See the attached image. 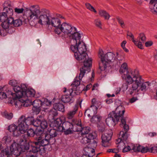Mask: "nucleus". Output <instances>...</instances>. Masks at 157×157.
Masks as SVG:
<instances>
[{"label": "nucleus", "instance_id": "bf43d9fd", "mask_svg": "<svg viewBox=\"0 0 157 157\" xmlns=\"http://www.w3.org/2000/svg\"><path fill=\"white\" fill-rule=\"evenodd\" d=\"M142 147V146L140 145H138V146L136 145V146H134L132 147V150L134 151L135 152H141Z\"/></svg>", "mask_w": 157, "mask_h": 157}, {"label": "nucleus", "instance_id": "8fccbe9b", "mask_svg": "<svg viewBox=\"0 0 157 157\" xmlns=\"http://www.w3.org/2000/svg\"><path fill=\"white\" fill-rule=\"evenodd\" d=\"M9 11L10 12L11 14L9 15V16L7 17L6 21L12 26L14 20L13 17H10V16L13 14V12L11 10Z\"/></svg>", "mask_w": 157, "mask_h": 157}, {"label": "nucleus", "instance_id": "58836bf2", "mask_svg": "<svg viewBox=\"0 0 157 157\" xmlns=\"http://www.w3.org/2000/svg\"><path fill=\"white\" fill-rule=\"evenodd\" d=\"M57 115L58 113L57 110L54 108L49 111V117L52 120L54 119L55 117Z\"/></svg>", "mask_w": 157, "mask_h": 157}, {"label": "nucleus", "instance_id": "4468645a", "mask_svg": "<svg viewBox=\"0 0 157 157\" xmlns=\"http://www.w3.org/2000/svg\"><path fill=\"white\" fill-rule=\"evenodd\" d=\"M82 101V99H80L78 101V103H77L74 107L73 109L70 110L67 113V117L68 119H72L74 117L76 113L78 110V105H80V107L81 106V105Z\"/></svg>", "mask_w": 157, "mask_h": 157}, {"label": "nucleus", "instance_id": "5701e85b", "mask_svg": "<svg viewBox=\"0 0 157 157\" xmlns=\"http://www.w3.org/2000/svg\"><path fill=\"white\" fill-rule=\"evenodd\" d=\"M70 38L74 40L77 44L79 42H81L80 40L81 36L80 34L78 32H77L76 29L75 28V31L73 33H71L69 35Z\"/></svg>", "mask_w": 157, "mask_h": 157}, {"label": "nucleus", "instance_id": "4be33fe9", "mask_svg": "<svg viewBox=\"0 0 157 157\" xmlns=\"http://www.w3.org/2000/svg\"><path fill=\"white\" fill-rule=\"evenodd\" d=\"M32 148L31 150L29 151H31V153H32L34 155V153H36L39 151H40L41 149L40 146L38 144V142L36 141L33 142L32 145Z\"/></svg>", "mask_w": 157, "mask_h": 157}, {"label": "nucleus", "instance_id": "6e6d98bb", "mask_svg": "<svg viewBox=\"0 0 157 157\" xmlns=\"http://www.w3.org/2000/svg\"><path fill=\"white\" fill-rule=\"evenodd\" d=\"M22 21L20 19H18L14 21L13 25L14 26L18 27L22 25Z\"/></svg>", "mask_w": 157, "mask_h": 157}, {"label": "nucleus", "instance_id": "79ce46f5", "mask_svg": "<svg viewBox=\"0 0 157 157\" xmlns=\"http://www.w3.org/2000/svg\"><path fill=\"white\" fill-rule=\"evenodd\" d=\"M34 120V118L33 117H29L25 118V128L26 129L27 128L26 127L28 126L32 125L33 123Z\"/></svg>", "mask_w": 157, "mask_h": 157}, {"label": "nucleus", "instance_id": "bb28decb", "mask_svg": "<svg viewBox=\"0 0 157 157\" xmlns=\"http://www.w3.org/2000/svg\"><path fill=\"white\" fill-rule=\"evenodd\" d=\"M25 117L23 115L21 116L18 119V127L26 129L25 122Z\"/></svg>", "mask_w": 157, "mask_h": 157}, {"label": "nucleus", "instance_id": "72a5a7b5", "mask_svg": "<svg viewBox=\"0 0 157 157\" xmlns=\"http://www.w3.org/2000/svg\"><path fill=\"white\" fill-rule=\"evenodd\" d=\"M42 108L43 109H47V106H49L51 105V101L48 100L46 98H43L41 100Z\"/></svg>", "mask_w": 157, "mask_h": 157}, {"label": "nucleus", "instance_id": "dca6fc26", "mask_svg": "<svg viewBox=\"0 0 157 157\" xmlns=\"http://www.w3.org/2000/svg\"><path fill=\"white\" fill-rule=\"evenodd\" d=\"M94 138L95 136L94 135L93 133H90L89 134L83 136L81 142L83 144H87L91 142V140L94 139Z\"/></svg>", "mask_w": 157, "mask_h": 157}, {"label": "nucleus", "instance_id": "7ed1b4c3", "mask_svg": "<svg viewBox=\"0 0 157 157\" xmlns=\"http://www.w3.org/2000/svg\"><path fill=\"white\" fill-rule=\"evenodd\" d=\"M124 112V108L122 105L118 106L115 111H112L108 115V117L105 120L106 124L109 126H114L116 121H118L120 120L121 121V120L124 119L123 118Z\"/></svg>", "mask_w": 157, "mask_h": 157}, {"label": "nucleus", "instance_id": "f257e3e1", "mask_svg": "<svg viewBox=\"0 0 157 157\" xmlns=\"http://www.w3.org/2000/svg\"><path fill=\"white\" fill-rule=\"evenodd\" d=\"M126 82L128 84H132L131 86L128 90L130 94L134 92H138L141 90L143 92H146L149 88L150 83L149 82H144V80L140 75L137 70H129L126 75L123 76Z\"/></svg>", "mask_w": 157, "mask_h": 157}, {"label": "nucleus", "instance_id": "aec40b11", "mask_svg": "<svg viewBox=\"0 0 157 157\" xmlns=\"http://www.w3.org/2000/svg\"><path fill=\"white\" fill-rule=\"evenodd\" d=\"M72 92V89H71V92H70L69 94L64 95H63L61 98V100L64 103H67L70 102H73L74 100V98L71 95V93Z\"/></svg>", "mask_w": 157, "mask_h": 157}, {"label": "nucleus", "instance_id": "412c9836", "mask_svg": "<svg viewBox=\"0 0 157 157\" xmlns=\"http://www.w3.org/2000/svg\"><path fill=\"white\" fill-rule=\"evenodd\" d=\"M28 106L33 105L34 108L36 109H39L40 107H42V101L41 100L37 99L32 102L30 100L28 99Z\"/></svg>", "mask_w": 157, "mask_h": 157}, {"label": "nucleus", "instance_id": "a211bd4d", "mask_svg": "<svg viewBox=\"0 0 157 157\" xmlns=\"http://www.w3.org/2000/svg\"><path fill=\"white\" fill-rule=\"evenodd\" d=\"M59 131L58 129L56 128H52L50 130L49 132V134L45 133L46 136L48 138L50 137L52 138V141H51L50 142H52V144L55 142V139L54 137L56 136Z\"/></svg>", "mask_w": 157, "mask_h": 157}, {"label": "nucleus", "instance_id": "c756f323", "mask_svg": "<svg viewBox=\"0 0 157 157\" xmlns=\"http://www.w3.org/2000/svg\"><path fill=\"white\" fill-rule=\"evenodd\" d=\"M51 25L56 28H59L61 25V21L58 18H53L51 22Z\"/></svg>", "mask_w": 157, "mask_h": 157}, {"label": "nucleus", "instance_id": "0e129e2a", "mask_svg": "<svg viewBox=\"0 0 157 157\" xmlns=\"http://www.w3.org/2000/svg\"><path fill=\"white\" fill-rule=\"evenodd\" d=\"M17 81L14 79L10 80L9 82V84L14 87L17 86Z\"/></svg>", "mask_w": 157, "mask_h": 157}, {"label": "nucleus", "instance_id": "a19ab883", "mask_svg": "<svg viewBox=\"0 0 157 157\" xmlns=\"http://www.w3.org/2000/svg\"><path fill=\"white\" fill-rule=\"evenodd\" d=\"M9 11H6V12L1 13H0V21L2 22L6 21L8 17L9 16Z\"/></svg>", "mask_w": 157, "mask_h": 157}, {"label": "nucleus", "instance_id": "774afa93", "mask_svg": "<svg viewBox=\"0 0 157 157\" xmlns=\"http://www.w3.org/2000/svg\"><path fill=\"white\" fill-rule=\"evenodd\" d=\"M131 149H132V148H131L129 146H127L126 147L125 145L124 147L122 150V152L124 153L126 152L129 151Z\"/></svg>", "mask_w": 157, "mask_h": 157}, {"label": "nucleus", "instance_id": "f3484780", "mask_svg": "<svg viewBox=\"0 0 157 157\" xmlns=\"http://www.w3.org/2000/svg\"><path fill=\"white\" fill-rule=\"evenodd\" d=\"M11 155H12L13 156L14 155L15 156V157L18 156L15 155L13 153V151H11L10 146V151L8 148L3 149L0 153V157H10Z\"/></svg>", "mask_w": 157, "mask_h": 157}, {"label": "nucleus", "instance_id": "ea45409f", "mask_svg": "<svg viewBox=\"0 0 157 157\" xmlns=\"http://www.w3.org/2000/svg\"><path fill=\"white\" fill-rule=\"evenodd\" d=\"M54 108L57 110L63 112L64 110V105L60 103H57L54 104Z\"/></svg>", "mask_w": 157, "mask_h": 157}, {"label": "nucleus", "instance_id": "c85d7f7f", "mask_svg": "<svg viewBox=\"0 0 157 157\" xmlns=\"http://www.w3.org/2000/svg\"><path fill=\"white\" fill-rule=\"evenodd\" d=\"M135 70V69H134V70ZM129 70H134L129 69L128 70L127 65V64L125 63H124L121 65V67L119 70L120 73L121 74H122L125 73V72L126 71V74H124L123 75H122V77L123 79H125L124 78H123V76L124 75H126L127 72H128V71Z\"/></svg>", "mask_w": 157, "mask_h": 157}, {"label": "nucleus", "instance_id": "864d4df0", "mask_svg": "<svg viewBox=\"0 0 157 157\" xmlns=\"http://www.w3.org/2000/svg\"><path fill=\"white\" fill-rule=\"evenodd\" d=\"M6 94L7 95V97H8L9 98H12L15 99L14 98L16 94H15L13 93L11 91L8 90V91L6 92Z\"/></svg>", "mask_w": 157, "mask_h": 157}, {"label": "nucleus", "instance_id": "f8f14e48", "mask_svg": "<svg viewBox=\"0 0 157 157\" xmlns=\"http://www.w3.org/2000/svg\"><path fill=\"white\" fill-rule=\"evenodd\" d=\"M41 14L39 16L38 23L42 25L50 24L51 22L50 21V17L49 14H47L46 12L43 10H41Z\"/></svg>", "mask_w": 157, "mask_h": 157}, {"label": "nucleus", "instance_id": "13d9d810", "mask_svg": "<svg viewBox=\"0 0 157 157\" xmlns=\"http://www.w3.org/2000/svg\"><path fill=\"white\" fill-rule=\"evenodd\" d=\"M40 9H41V8L37 4L31 6L29 9L28 8H26V10H31L32 9L34 10H40Z\"/></svg>", "mask_w": 157, "mask_h": 157}, {"label": "nucleus", "instance_id": "39448f33", "mask_svg": "<svg viewBox=\"0 0 157 157\" xmlns=\"http://www.w3.org/2000/svg\"><path fill=\"white\" fill-rule=\"evenodd\" d=\"M75 31V27L66 22L62 23L59 28H56L55 29V33L58 35L63 33L65 35H69L70 34L74 33Z\"/></svg>", "mask_w": 157, "mask_h": 157}, {"label": "nucleus", "instance_id": "cd10ccee", "mask_svg": "<svg viewBox=\"0 0 157 157\" xmlns=\"http://www.w3.org/2000/svg\"><path fill=\"white\" fill-rule=\"evenodd\" d=\"M26 11L29 12L28 13L30 19L33 18L34 19L37 18L41 13V11L40 10H26Z\"/></svg>", "mask_w": 157, "mask_h": 157}, {"label": "nucleus", "instance_id": "4d7b16f0", "mask_svg": "<svg viewBox=\"0 0 157 157\" xmlns=\"http://www.w3.org/2000/svg\"><path fill=\"white\" fill-rule=\"evenodd\" d=\"M92 140H93L92 142L88 144V146H87L86 147L93 148H95L97 146V143L96 141L94 140V139Z\"/></svg>", "mask_w": 157, "mask_h": 157}, {"label": "nucleus", "instance_id": "6e6552de", "mask_svg": "<svg viewBox=\"0 0 157 157\" xmlns=\"http://www.w3.org/2000/svg\"><path fill=\"white\" fill-rule=\"evenodd\" d=\"M86 46L83 42H79L78 43V60H84L86 57H88L87 54L86 53Z\"/></svg>", "mask_w": 157, "mask_h": 157}, {"label": "nucleus", "instance_id": "e2e57ef3", "mask_svg": "<svg viewBox=\"0 0 157 157\" xmlns=\"http://www.w3.org/2000/svg\"><path fill=\"white\" fill-rule=\"evenodd\" d=\"M82 79H79V80H78L77 79V77H76L74 79V81L73 82L71 85L75 86H79L80 83V80Z\"/></svg>", "mask_w": 157, "mask_h": 157}, {"label": "nucleus", "instance_id": "338daca9", "mask_svg": "<svg viewBox=\"0 0 157 157\" xmlns=\"http://www.w3.org/2000/svg\"><path fill=\"white\" fill-rule=\"evenodd\" d=\"M94 23L95 25L100 28H101V21H100V20L99 19H96L95 21H94Z\"/></svg>", "mask_w": 157, "mask_h": 157}, {"label": "nucleus", "instance_id": "de8ad7c7", "mask_svg": "<svg viewBox=\"0 0 157 157\" xmlns=\"http://www.w3.org/2000/svg\"><path fill=\"white\" fill-rule=\"evenodd\" d=\"M42 118V116H40L38 117L36 121L33 120V125L34 126L36 127H38L40 126V118Z\"/></svg>", "mask_w": 157, "mask_h": 157}, {"label": "nucleus", "instance_id": "69168bd1", "mask_svg": "<svg viewBox=\"0 0 157 157\" xmlns=\"http://www.w3.org/2000/svg\"><path fill=\"white\" fill-rule=\"evenodd\" d=\"M25 157H36V155L33 154L31 151H27L24 155Z\"/></svg>", "mask_w": 157, "mask_h": 157}, {"label": "nucleus", "instance_id": "b1692460", "mask_svg": "<svg viewBox=\"0 0 157 157\" xmlns=\"http://www.w3.org/2000/svg\"><path fill=\"white\" fill-rule=\"evenodd\" d=\"M73 127V125L69 122H64L62 124V126L59 127V131H63L67 130V129L72 128Z\"/></svg>", "mask_w": 157, "mask_h": 157}, {"label": "nucleus", "instance_id": "052dcab7", "mask_svg": "<svg viewBox=\"0 0 157 157\" xmlns=\"http://www.w3.org/2000/svg\"><path fill=\"white\" fill-rule=\"evenodd\" d=\"M17 127V126L15 125L11 124L8 126V129L10 132L13 133Z\"/></svg>", "mask_w": 157, "mask_h": 157}, {"label": "nucleus", "instance_id": "6ab92c4d", "mask_svg": "<svg viewBox=\"0 0 157 157\" xmlns=\"http://www.w3.org/2000/svg\"><path fill=\"white\" fill-rule=\"evenodd\" d=\"M98 109L94 106L90 105V108L86 110L85 115H87L88 117H90L91 115H94L97 113Z\"/></svg>", "mask_w": 157, "mask_h": 157}, {"label": "nucleus", "instance_id": "393cba45", "mask_svg": "<svg viewBox=\"0 0 157 157\" xmlns=\"http://www.w3.org/2000/svg\"><path fill=\"white\" fill-rule=\"evenodd\" d=\"M127 37H130L132 38V40L134 43V44L138 47L141 49L143 48V46L141 44V42L140 41L139 42L138 41H136L134 40V36L133 34L131 32H128L127 34Z\"/></svg>", "mask_w": 157, "mask_h": 157}, {"label": "nucleus", "instance_id": "4c0bfd02", "mask_svg": "<svg viewBox=\"0 0 157 157\" xmlns=\"http://www.w3.org/2000/svg\"><path fill=\"white\" fill-rule=\"evenodd\" d=\"M2 116L8 120H11L13 117V113H9L6 111L2 113Z\"/></svg>", "mask_w": 157, "mask_h": 157}, {"label": "nucleus", "instance_id": "ddd939ff", "mask_svg": "<svg viewBox=\"0 0 157 157\" xmlns=\"http://www.w3.org/2000/svg\"><path fill=\"white\" fill-rule=\"evenodd\" d=\"M27 89L25 85L21 84L20 86L17 85L13 87V89L16 93L15 96L17 98L22 97L24 96L25 91Z\"/></svg>", "mask_w": 157, "mask_h": 157}, {"label": "nucleus", "instance_id": "e433bc0d", "mask_svg": "<svg viewBox=\"0 0 157 157\" xmlns=\"http://www.w3.org/2000/svg\"><path fill=\"white\" fill-rule=\"evenodd\" d=\"M84 151L85 153H87V155L90 157H92L95 154V151L94 148L85 147L84 148Z\"/></svg>", "mask_w": 157, "mask_h": 157}, {"label": "nucleus", "instance_id": "a878e982", "mask_svg": "<svg viewBox=\"0 0 157 157\" xmlns=\"http://www.w3.org/2000/svg\"><path fill=\"white\" fill-rule=\"evenodd\" d=\"M62 123V121L59 118H57L52 121L51 124V126L53 128H56L59 131V128L60 126H61V124Z\"/></svg>", "mask_w": 157, "mask_h": 157}, {"label": "nucleus", "instance_id": "2f4dec72", "mask_svg": "<svg viewBox=\"0 0 157 157\" xmlns=\"http://www.w3.org/2000/svg\"><path fill=\"white\" fill-rule=\"evenodd\" d=\"M35 94V91L33 90H27L26 89L24 92V96L22 97L24 98L33 97Z\"/></svg>", "mask_w": 157, "mask_h": 157}, {"label": "nucleus", "instance_id": "9b49d317", "mask_svg": "<svg viewBox=\"0 0 157 157\" xmlns=\"http://www.w3.org/2000/svg\"><path fill=\"white\" fill-rule=\"evenodd\" d=\"M112 133L111 131H106L101 136L102 145L105 147L109 146L110 145L109 141L111 139Z\"/></svg>", "mask_w": 157, "mask_h": 157}, {"label": "nucleus", "instance_id": "680f3d73", "mask_svg": "<svg viewBox=\"0 0 157 157\" xmlns=\"http://www.w3.org/2000/svg\"><path fill=\"white\" fill-rule=\"evenodd\" d=\"M63 132H64L65 134L68 135L72 133L73 132H76V131H75V129H74L73 128H72L67 129V130H63Z\"/></svg>", "mask_w": 157, "mask_h": 157}, {"label": "nucleus", "instance_id": "c03bdc74", "mask_svg": "<svg viewBox=\"0 0 157 157\" xmlns=\"http://www.w3.org/2000/svg\"><path fill=\"white\" fill-rule=\"evenodd\" d=\"M73 126L74 127L73 128L74 129H75V131L77 132H79V131H78V130L80 128V127H82L81 120L79 119L76 121L75 124Z\"/></svg>", "mask_w": 157, "mask_h": 157}, {"label": "nucleus", "instance_id": "2eb2a0df", "mask_svg": "<svg viewBox=\"0 0 157 157\" xmlns=\"http://www.w3.org/2000/svg\"><path fill=\"white\" fill-rule=\"evenodd\" d=\"M14 1L10 0L5 1L2 4L3 10H14L15 6L14 3Z\"/></svg>", "mask_w": 157, "mask_h": 157}, {"label": "nucleus", "instance_id": "f03ea898", "mask_svg": "<svg viewBox=\"0 0 157 157\" xmlns=\"http://www.w3.org/2000/svg\"><path fill=\"white\" fill-rule=\"evenodd\" d=\"M40 131L35 132L34 130L30 128L27 131V134L23 135L20 140L19 144L13 143L11 145V149L16 156H19L22 152H25L29 150V147L27 139L29 137H33L35 134Z\"/></svg>", "mask_w": 157, "mask_h": 157}, {"label": "nucleus", "instance_id": "a18cd8bd", "mask_svg": "<svg viewBox=\"0 0 157 157\" xmlns=\"http://www.w3.org/2000/svg\"><path fill=\"white\" fill-rule=\"evenodd\" d=\"M101 105V103L100 102L97 101L95 98H93L91 101V105L94 106L97 109H98L100 107Z\"/></svg>", "mask_w": 157, "mask_h": 157}, {"label": "nucleus", "instance_id": "7c9ffc66", "mask_svg": "<svg viewBox=\"0 0 157 157\" xmlns=\"http://www.w3.org/2000/svg\"><path fill=\"white\" fill-rule=\"evenodd\" d=\"M116 144H117V147L119 151L122 150L125 145V144L123 141H121V139H118L116 140Z\"/></svg>", "mask_w": 157, "mask_h": 157}, {"label": "nucleus", "instance_id": "603ef678", "mask_svg": "<svg viewBox=\"0 0 157 157\" xmlns=\"http://www.w3.org/2000/svg\"><path fill=\"white\" fill-rule=\"evenodd\" d=\"M2 27L5 29L9 28L10 27H12L6 20L2 22Z\"/></svg>", "mask_w": 157, "mask_h": 157}, {"label": "nucleus", "instance_id": "f704fd0d", "mask_svg": "<svg viewBox=\"0 0 157 157\" xmlns=\"http://www.w3.org/2000/svg\"><path fill=\"white\" fill-rule=\"evenodd\" d=\"M17 127L13 132V135L14 136H17L21 135V134H23L25 132V130L24 129L21 128H18V130L17 129Z\"/></svg>", "mask_w": 157, "mask_h": 157}, {"label": "nucleus", "instance_id": "5fc2aeb1", "mask_svg": "<svg viewBox=\"0 0 157 157\" xmlns=\"http://www.w3.org/2000/svg\"><path fill=\"white\" fill-rule=\"evenodd\" d=\"M116 19H117L119 23L120 24L121 27L123 28H124L125 26V24L122 19L119 17H116Z\"/></svg>", "mask_w": 157, "mask_h": 157}, {"label": "nucleus", "instance_id": "09e8293b", "mask_svg": "<svg viewBox=\"0 0 157 157\" xmlns=\"http://www.w3.org/2000/svg\"><path fill=\"white\" fill-rule=\"evenodd\" d=\"M138 38L139 40H138V42L140 41L141 42V44L143 45L142 43H144L146 40V37L144 34L141 33L139 34Z\"/></svg>", "mask_w": 157, "mask_h": 157}, {"label": "nucleus", "instance_id": "37998d69", "mask_svg": "<svg viewBox=\"0 0 157 157\" xmlns=\"http://www.w3.org/2000/svg\"><path fill=\"white\" fill-rule=\"evenodd\" d=\"M99 14L101 16L103 17L105 19L108 20L110 16L105 10H99Z\"/></svg>", "mask_w": 157, "mask_h": 157}, {"label": "nucleus", "instance_id": "1a4fd4ad", "mask_svg": "<svg viewBox=\"0 0 157 157\" xmlns=\"http://www.w3.org/2000/svg\"><path fill=\"white\" fill-rule=\"evenodd\" d=\"M120 126L121 127H123V129L124 131H121L120 133V136H121L120 139H121V141H126L128 138V135L127 134V131L129 129L128 126L126 124V122L125 119H122L121 121V124Z\"/></svg>", "mask_w": 157, "mask_h": 157}, {"label": "nucleus", "instance_id": "9d476101", "mask_svg": "<svg viewBox=\"0 0 157 157\" xmlns=\"http://www.w3.org/2000/svg\"><path fill=\"white\" fill-rule=\"evenodd\" d=\"M15 99H13L14 104L16 108L20 109L22 106L27 107L28 106L29 101L27 99L24 100L23 97L17 98L15 97Z\"/></svg>", "mask_w": 157, "mask_h": 157}, {"label": "nucleus", "instance_id": "20e7f679", "mask_svg": "<svg viewBox=\"0 0 157 157\" xmlns=\"http://www.w3.org/2000/svg\"><path fill=\"white\" fill-rule=\"evenodd\" d=\"M99 55L101 61L99 64V68L101 71L107 72L109 68V64L115 59V55L110 52L104 55L102 50H100Z\"/></svg>", "mask_w": 157, "mask_h": 157}, {"label": "nucleus", "instance_id": "c9c22d12", "mask_svg": "<svg viewBox=\"0 0 157 157\" xmlns=\"http://www.w3.org/2000/svg\"><path fill=\"white\" fill-rule=\"evenodd\" d=\"M90 128L89 127H86L83 128L80 127L78 131H79V132L81 131L82 134L84 136L89 134L88 133L90 132Z\"/></svg>", "mask_w": 157, "mask_h": 157}, {"label": "nucleus", "instance_id": "473e14b6", "mask_svg": "<svg viewBox=\"0 0 157 157\" xmlns=\"http://www.w3.org/2000/svg\"><path fill=\"white\" fill-rule=\"evenodd\" d=\"M71 51L74 53L75 56V59H78V44L76 43V45H72L71 46Z\"/></svg>", "mask_w": 157, "mask_h": 157}, {"label": "nucleus", "instance_id": "0eeeda50", "mask_svg": "<svg viewBox=\"0 0 157 157\" xmlns=\"http://www.w3.org/2000/svg\"><path fill=\"white\" fill-rule=\"evenodd\" d=\"M36 136L38 138V140L36 142H38V144L42 149H44V146L49 144V138L46 136L45 133L42 131H40L36 133Z\"/></svg>", "mask_w": 157, "mask_h": 157}, {"label": "nucleus", "instance_id": "3c124183", "mask_svg": "<svg viewBox=\"0 0 157 157\" xmlns=\"http://www.w3.org/2000/svg\"><path fill=\"white\" fill-rule=\"evenodd\" d=\"M40 126L43 129L46 128L48 126L47 122L45 120L43 119L42 117L40 118Z\"/></svg>", "mask_w": 157, "mask_h": 157}, {"label": "nucleus", "instance_id": "49530a36", "mask_svg": "<svg viewBox=\"0 0 157 157\" xmlns=\"http://www.w3.org/2000/svg\"><path fill=\"white\" fill-rule=\"evenodd\" d=\"M101 117L99 115L94 116L91 119V121L93 123H95L96 122H100L101 121Z\"/></svg>", "mask_w": 157, "mask_h": 157}, {"label": "nucleus", "instance_id": "423d86ee", "mask_svg": "<svg viewBox=\"0 0 157 157\" xmlns=\"http://www.w3.org/2000/svg\"><path fill=\"white\" fill-rule=\"evenodd\" d=\"M86 57L84 60H80L83 61L84 65L80 69V72L79 75V79L82 78L85 73H88L90 71V68L92 66V59L91 58L87 59Z\"/></svg>", "mask_w": 157, "mask_h": 157}]
</instances>
